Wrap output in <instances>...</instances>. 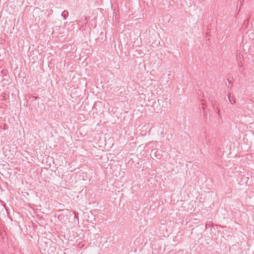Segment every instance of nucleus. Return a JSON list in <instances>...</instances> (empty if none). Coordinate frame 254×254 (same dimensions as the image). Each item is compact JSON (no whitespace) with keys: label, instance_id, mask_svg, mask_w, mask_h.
Segmentation results:
<instances>
[{"label":"nucleus","instance_id":"obj_1","mask_svg":"<svg viewBox=\"0 0 254 254\" xmlns=\"http://www.w3.org/2000/svg\"><path fill=\"white\" fill-rule=\"evenodd\" d=\"M237 59L239 66L242 67L244 65L243 61L244 58L243 55L240 53H237Z\"/></svg>","mask_w":254,"mask_h":254},{"label":"nucleus","instance_id":"obj_5","mask_svg":"<svg viewBox=\"0 0 254 254\" xmlns=\"http://www.w3.org/2000/svg\"><path fill=\"white\" fill-rule=\"evenodd\" d=\"M201 104H202V105H204V103H203V101H202V103H201Z\"/></svg>","mask_w":254,"mask_h":254},{"label":"nucleus","instance_id":"obj_2","mask_svg":"<svg viewBox=\"0 0 254 254\" xmlns=\"http://www.w3.org/2000/svg\"><path fill=\"white\" fill-rule=\"evenodd\" d=\"M228 98H229V100L230 102L232 104H234L236 103V99L234 98V96L233 95L232 96L231 94L229 93V96H228Z\"/></svg>","mask_w":254,"mask_h":254},{"label":"nucleus","instance_id":"obj_4","mask_svg":"<svg viewBox=\"0 0 254 254\" xmlns=\"http://www.w3.org/2000/svg\"><path fill=\"white\" fill-rule=\"evenodd\" d=\"M82 20H83L84 21H86L87 20V18L86 17H84L83 18H82Z\"/></svg>","mask_w":254,"mask_h":254},{"label":"nucleus","instance_id":"obj_3","mask_svg":"<svg viewBox=\"0 0 254 254\" xmlns=\"http://www.w3.org/2000/svg\"><path fill=\"white\" fill-rule=\"evenodd\" d=\"M62 16L64 18V19H66L68 16V12L67 10L64 11L62 13Z\"/></svg>","mask_w":254,"mask_h":254}]
</instances>
